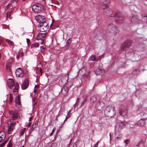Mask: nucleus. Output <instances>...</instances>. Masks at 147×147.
<instances>
[{"label":"nucleus","instance_id":"f257e3e1","mask_svg":"<svg viewBox=\"0 0 147 147\" xmlns=\"http://www.w3.org/2000/svg\"><path fill=\"white\" fill-rule=\"evenodd\" d=\"M49 26L45 21H43L38 25V30L40 32H44L47 31Z\"/></svg>","mask_w":147,"mask_h":147},{"label":"nucleus","instance_id":"f03ea898","mask_svg":"<svg viewBox=\"0 0 147 147\" xmlns=\"http://www.w3.org/2000/svg\"><path fill=\"white\" fill-rule=\"evenodd\" d=\"M32 8L33 11L35 13H38L44 9L43 6L39 4H34Z\"/></svg>","mask_w":147,"mask_h":147},{"label":"nucleus","instance_id":"7ed1b4c3","mask_svg":"<svg viewBox=\"0 0 147 147\" xmlns=\"http://www.w3.org/2000/svg\"><path fill=\"white\" fill-rule=\"evenodd\" d=\"M131 40H127L123 43L121 46V50L122 51H125L129 48V47L132 44Z\"/></svg>","mask_w":147,"mask_h":147},{"label":"nucleus","instance_id":"20e7f679","mask_svg":"<svg viewBox=\"0 0 147 147\" xmlns=\"http://www.w3.org/2000/svg\"><path fill=\"white\" fill-rule=\"evenodd\" d=\"M104 113L106 115L109 116L110 115H111V113L113 115H114L115 112L114 108L108 106L105 109Z\"/></svg>","mask_w":147,"mask_h":147},{"label":"nucleus","instance_id":"39448f33","mask_svg":"<svg viewBox=\"0 0 147 147\" xmlns=\"http://www.w3.org/2000/svg\"><path fill=\"white\" fill-rule=\"evenodd\" d=\"M9 113L10 117L13 120H14L17 119L18 117V114L17 112L13 110H9Z\"/></svg>","mask_w":147,"mask_h":147},{"label":"nucleus","instance_id":"423d86ee","mask_svg":"<svg viewBox=\"0 0 147 147\" xmlns=\"http://www.w3.org/2000/svg\"><path fill=\"white\" fill-rule=\"evenodd\" d=\"M124 125V124L122 122H119L117 123L115 127V132H118L120 131Z\"/></svg>","mask_w":147,"mask_h":147},{"label":"nucleus","instance_id":"0eeeda50","mask_svg":"<svg viewBox=\"0 0 147 147\" xmlns=\"http://www.w3.org/2000/svg\"><path fill=\"white\" fill-rule=\"evenodd\" d=\"M15 74L17 77L22 78L24 75L23 71L20 68H19L16 70Z\"/></svg>","mask_w":147,"mask_h":147},{"label":"nucleus","instance_id":"6e6552de","mask_svg":"<svg viewBox=\"0 0 147 147\" xmlns=\"http://www.w3.org/2000/svg\"><path fill=\"white\" fill-rule=\"evenodd\" d=\"M109 0H100L101 4L103 5L104 7H103L104 10L106 9L108 7Z\"/></svg>","mask_w":147,"mask_h":147},{"label":"nucleus","instance_id":"1a4fd4ad","mask_svg":"<svg viewBox=\"0 0 147 147\" xmlns=\"http://www.w3.org/2000/svg\"><path fill=\"white\" fill-rule=\"evenodd\" d=\"M7 84L9 88H12L15 85L14 80L12 79H9L7 81Z\"/></svg>","mask_w":147,"mask_h":147},{"label":"nucleus","instance_id":"9d476101","mask_svg":"<svg viewBox=\"0 0 147 147\" xmlns=\"http://www.w3.org/2000/svg\"><path fill=\"white\" fill-rule=\"evenodd\" d=\"M46 33H39L37 36V39L38 40H43L44 39L46 36Z\"/></svg>","mask_w":147,"mask_h":147},{"label":"nucleus","instance_id":"9b49d317","mask_svg":"<svg viewBox=\"0 0 147 147\" xmlns=\"http://www.w3.org/2000/svg\"><path fill=\"white\" fill-rule=\"evenodd\" d=\"M15 124V122H11L9 123V122H8L9 127L8 129V132L9 134H10L11 132L13 131V125H14Z\"/></svg>","mask_w":147,"mask_h":147},{"label":"nucleus","instance_id":"f8f14e48","mask_svg":"<svg viewBox=\"0 0 147 147\" xmlns=\"http://www.w3.org/2000/svg\"><path fill=\"white\" fill-rule=\"evenodd\" d=\"M15 102L16 106L17 108H19L21 107V104L20 102V98L19 96H17L16 97Z\"/></svg>","mask_w":147,"mask_h":147},{"label":"nucleus","instance_id":"ddd939ff","mask_svg":"<svg viewBox=\"0 0 147 147\" xmlns=\"http://www.w3.org/2000/svg\"><path fill=\"white\" fill-rule=\"evenodd\" d=\"M29 83L27 80H25L22 83L21 88L22 90H25L27 88L28 86Z\"/></svg>","mask_w":147,"mask_h":147},{"label":"nucleus","instance_id":"4468645a","mask_svg":"<svg viewBox=\"0 0 147 147\" xmlns=\"http://www.w3.org/2000/svg\"><path fill=\"white\" fill-rule=\"evenodd\" d=\"M45 18L44 16H42L40 15H38L35 17V19L37 21L39 24L43 21H44L43 19Z\"/></svg>","mask_w":147,"mask_h":147},{"label":"nucleus","instance_id":"2eb2a0df","mask_svg":"<svg viewBox=\"0 0 147 147\" xmlns=\"http://www.w3.org/2000/svg\"><path fill=\"white\" fill-rule=\"evenodd\" d=\"M68 92V88L67 86H64L61 90L62 94L64 96L66 95Z\"/></svg>","mask_w":147,"mask_h":147},{"label":"nucleus","instance_id":"dca6fc26","mask_svg":"<svg viewBox=\"0 0 147 147\" xmlns=\"http://www.w3.org/2000/svg\"><path fill=\"white\" fill-rule=\"evenodd\" d=\"M139 21V19L136 16H133L131 19V22L133 24L138 23Z\"/></svg>","mask_w":147,"mask_h":147},{"label":"nucleus","instance_id":"f3484780","mask_svg":"<svg viewBox=\"0 0 147 147\" xmlns=\"http://www.w3.org/2000/svg\"><path fill=\"white\" fill-rule=\"evenodd\" d=\"M5 137V135L4 132L1 131L0 132V142H2L4 140Z\"/></svg>","mask_w":147,"mask_h":147},{"label":"nucleus","instance_id":"a211bd4d","mask_svg":"<svg viewBox=\"0 0 147 147\" xmlns=\"http://www.w3.org/2000/svg\"><path fill=\"white\" fill-rule=\"evenodd\" d=\"M121 115L123 116L125 115L127 113V110L125 109H120L119 112Z\"/></svg>","mask_w":147,"mask_h":147},{"label":"nucleus","instance_id":"6ab92c4d","mask_svg":"<svg viewBox=\"0 0 147 147\" xmlns=\"http://www.w3.org/2000/svg\"><path fill=\"white\" fill-rule=\"evenodd\" d=\"M102 72V69L101 67L97 68L95 71V73L97 75H100Z\"/></svg>","mask_w":147,"mask_h":147},{"label":"nucleus","instance_id":"aec40b11","mask_svg":"<svg viewBox=\"0 0 147 147\" xmlns=\"http://www.w3.org/2000/svg\"><path fill=\"white\" fill-rule=\"evenodd\" d=\"M18 86L19 85L18 84V83H16L13 91V93L15 94H17L18 92Z\"/></svg>","mask_w":147,"mask_h":147},{"label":"nucleus","instance_id":"412c9836","mask_svg":"<svg viewBox=\"0 0 147 147\" xmlns=\"http://www.w3.org/2000/svg\"><path fill=\"white\" fill-rule=\"evenodd\" d=\"M140 59V56L137 54L134 55L133 57V60L134 61H137Z\"/></svg>","mask_w":147,"mask_h":147},{"label":"nucleus","instance_id":"4be33fe9","mask_svg":"<svg viewBox=\"0 0 147 147\" xmlns=\"http://www.w3.org/2000/svg\"><path fill=\"white\" fill-rule=\"evenodd\" d=\"M145 121L144 119H142L140 120L138 122V124L140 125H143L145 123Z\"/></svg>","mask_w":147,"mask_h":147},{"label":"nucleus","instance_id":"5701e85b","mask_svg":"<svg viewBox=\"0 0 147 147\" xmlns=\"http://www.w3.org/2000/svg\"><path fill=\"white\" fill-rule=\"evenodd\" d=\"M86 70L84 68H82L79 71L80 74H81L82 76L84 75L86 73Z\"/></svg>","mask_w":147,"mask_h":147},{"label":"nucleus","instance_id":"b1692460","mask_svg":"<svg viewBox=\"0 0 147 147\" xmlns=\"http://www.w3.org/2000/svg\"><path fill=\"white\" fill-rule=\"evenodd\" d=\"M95 56L94 55H92L90 56L88 59L89 61H94L95 60Z\"/></svg>","mask_w":147,"mask_h":147},{"label":"nucleus","instance_id":"393cba45","mask_svg":"<svg viewBox=\"0 0 147 147\" xmlns=\"http://www.w3.org/2000/svg\"><path fill=\"white\" fill-rule=\"evenodd\" d=\"M39 44L37 42H35L32 45L31 47L32 48L33 47H39Z\"/></svg>","mask_w":147,"mask_h":147},{"label":"nucleus","instance_id":"a878e982","mask_svg":"<svg viewBox=\"0 0 147 147\" xmlns=\"http://www.w3.org/2000/svg\"><path fill=\"white\" fill-rule=\"evenodd\" d=\"M6 41L9 44V45H10L12 46L13 45V42L7 39L6 40Z\"/></svg>","mask_w":147,"mask_h":147},{"label":"nucleus","instance_id":"bb28decb","mask_svg":"<svg viewBox=\"0 0 147 147\" xmlns=\"http://www.w3.org/2000/svg\"><path fill=\"white\" fill-rule=\"evenodd\" d=\"M97 105H100L101 107H103L104 105V103L102 102H101L100 101H99L97 103Z\"/></svg>","mask_w":147,"mask_h":147},{"label":"nucleus","instance_id":"cd10ccee","mask_svg":"<svg viewBox=\"0 0 147 147\" xmlns=\"http://www.w3.org/2000/svg\"><path fill=\"white\" fill-rule=\"evenodd\" d=\"M7 69V70L10 71L11 69V64L10 63H8L6 65Z\"/></svg>","mask_w":147,"mask_h":147},{"label":"nucleus","instance_id":"c85d7f7f","mask_svg":"<svg viewBox=\"0 0 147 147\" xmlns=\"http://www.w3.org/2000/svg\"><path fill=\"white\" fill-rule=\"evenodd\" d=\"M11 11H9L6 13V16L7 18H9V19H11Z\"/></svg>","mask_w":147,"mask_h":147},{"label":"nucleus","instance_id":"c756f323","mask_svg":"<svg viewBox=\"0 0 147 147\" xmlns=\"http://www.w3.org/2000/svg\"><path fill=\"white\" fill-rule=\"evenodd\" d=\"M70 113V110L67 113V116L66 117L65 119V120H64V121H63V123H64L65 122V121L66 119H68L70 117V116H69V113Z\"/></svg>","mask_w":147,"mask_h":147},{"label":"nucleus","instance_id":"7c9ffc66","mask_svg":"<svg viewBox=\"0 0 147 147\" xmlns=\"http://www.w3.org/2000/svg\"><path fill=\"white\" fill-rule=\"evenodd\" d=\"M13 96L11 93H10L9 95V101L10 102H11L12 101Z\"/></svg>","mask_w":147,"mask_h":147},{"label":"nucleus","instance_id":"2f4dec72","mask_svg":"<svg viewBox=\"0 0 147 147\" xmlns=\"http://www.w3.org/2000/svg\"><path fill=\"white\" fill-rule=\"evenodd\" d=\"M7 142V140L4 141L3 143L0 145V147H3Z\"/></svg>","mask_w":147,"mask_h":147},{"label":"nucleus","instance_id":"473e14b6","mask_svg":"<svg viewBox=\"0 0 147 147\" xmlns=\"http://www.w3.org/2000/svg\"><path fill=\"white\" fill-rule=\"evenodd\" d=\"M71 39H69L67 40V45H69L71 43Z\"/></svg>","mask_w":147,"mask_h":147},{"label":"nucleus","instance_id":"72a5a7b5","mask_svg":"<svg viewBox=\"0 0 147 147\" xmlns=\"http://www.w3.org/2000/svg\"><path fill=\"white\" fill-rule=\"evenodd\" d=\"M12 145V144L11 142V140H10L8 144H7V147H11Z\"/></svg>","mask_w":147,"mask_h":147},{"label":"nucleus","instance_id":"f704fd0d","mask_svg":"<svg viewBox=\"0 0 147 147\" xmlns=\"http://www.w3.org/2000/svg\"><path fill=\"white\" fill-rule=\"evenodd\" d=\"M109 28H114L115 27V26L114 24H111L109 25Z\"/></svg>","mask_w":147,"mask_h":147},{"label":"nucleus","instance_id":"c9c22d12","mask_svg":"<svg viewBox=\"0 0 147 147\" xmlns=\"http://www.w3.org/2000/svg\"><path fill=\"white\" fill-rule=\"evenodd\" d=\"M40 49L41 51L42 52H44V51L45 50V47L43 46H42L40 47Z\"/></svg>","mask_w":147,"mask_h":147},{"label":"nucleus","instance_id":"e433bc0d","mask_svg":"<svg viewBox=\"0 0 147 147\" xmlns=\"http://www.w3.org/2000/svg\"><path fill=\"white\" fill-rule=\"evenodd\" d=\"M37 122L36 121L34 124H33L32 125V128H35L36 127V123H37Z\"/></svg>","mask_w":147,"mask_h":147},{"label":"nucleus","instance_id":"4c0bfd02","mask_svg":"<svg viewBox=\"0 0 147 147\" xmlns=\"http://www.w3.org/2000/svg\"><path fill=\"white\" fill-rule=\"evenodd\" d=\"M129 142V140L127 139L125 141V142L126 145L128 144Z\"/></svg>","mask_w":147,"mask_h":147},{"label":"nucleus","instance_id":"58836bf2","mask_svg":"<svg viewBox=\"0 0 147 147\" xmlns=\"http://www.w3.org/2000/svg\"><path fill=\"white\" fill-rule=\"evenodd\" d=\"M24 131L22 130L20 133V136H22V135H23L24 134Z\"/></svg>","mask_w":147,"mask_h":147},{"label":"nucleus","instance_id":"ea45409f","mask_svg":"<svg viewBox=\"0 0 147 147\" xmlns=\"http://www.w3.org/2000/svg\"><path fill=\"white\" fill-rule=\"evenodd\" d=\"M26 41L28 45H29L30 42V40L28 38H26Z\"/></svg>","mask_w":147,"mask_h":147},{"label":"nucleus","instance_id":"a19ab883","mask_svg":"<svg viewBox=\"0 0 147 147\" xmlns=\"http://www.w3.org/2000/svg\"><path fill=\"white\" fill-rule=\"evenodd\" d=\"M56 145L55 144H52L49 147H56Z\"/></svg>","mask_w":147,"mask_h":147},{"label":"nucleus","instance_id":"79ce46f5","mask_svg":"<svg viewBox=\"0 0 147 147\" xmlns=\"http://www.w3.org/2000/svg\"><path fill=\"white\" fill-rule=\"evenodd\" d=\"M54 130H55V128H54L53 130H52V132L50 134V135L51 136H52L53 135V134L54 132Z\"/></svg>","mask_w":147,"mask_h":147},{"label":"nucleus","instance_id":"37998d69","mask_svg":"<svg viewBox=\"0 0 147 147\" xmlns=\"http://www.w3.org/2000/svg\"><path fill=\"white\" fill-rule=\"evenodd\" d=\"M3 42V39L1 38H0V44H1Z\"/></svg>","mask_w":147,"mask_h":147},{"label":"nucleus","instance_id":"c03bdc74","mask_svg":"<svg viewBox=\"0 0 147 147\" xmlns=\"http://www.w3.org/2000/svg\"><path fill=\"white\" fill-rule=\"evenodd\" d=\"M31 125V123L30 122V123H29V124H28V127H29Z\"/></svg>","mask_w":147,"mask_h":147},{"label":"nucleus","instance_id":"a18cd8bd","mask_svg":"<svg viewBox=\"0 0 147 147\" xmlns=\"http://www.w3.org/2000/svg\"><path fill=\"white\" fill-rule=\"evenodd\" d=\"M97 145L95 144H94L93 147H97Z\"/></svg>","mask_w":147,"mask_h":147},{"label":"nucleus","instance_id":"49530a36","mask_svg":"<svg viewBox=\"0 0 147 147\" xmlns=\"http://www.w3.org/2000/svg\"><path fill=\"white\" fill-rule=\"evenodd\" d=\"M102 55L98 57V59H101V57H102Z\"/></svg>","mask_w":147,"mask_h":147},{"label":"nucleus","instance_id":"de8ad7c7","mask_svg":"<svg viewBox=\"0 0 147 147\" xmlns=\"http://www.w3.org/2000/svg\"><path fill=\"white\" fill-rule=\"evenodd\" d=\"M32 120V117H30L29 119V121H30Z\"/></svg>","mask_w":147,"mask_h":147},{"label":"nucleus","instance_id":"09e8293b","mask_svg":"<svg viewBox=\"0 0 147 147\" xmlns=\"http://www.w3.org/2000/svg\"><path fill=\"white\" fill-rule=\"evenodd\" d=\"M26 128H24V129L22 130V131H24V132H25V130H26Z\"/></svg>","mask_w":147,"mask_h":147},{"label":"nucleus","instance_id":"8fccbe9b","mask_svg":"<svg viewBox=\"0 0 147 147\" xmlns=\"http://www.w3.org/2000/svg\"><path fill=\"white\" fill-rule=\"evenodd\" d=\"M141 142H142V143H144L145 142V140H142L141 141Z\"/></svg>","mask_w":147,"mask_h":147},{"label":"nucleus","instance_id":"3c124183","mask_svg":"<svg viewBox=\"0 0 147 147\" xmlns=\"http://www.w3.org/2000/svg\"><path fill=\"white\" fill-rule=\"evenodd\" d=\"M37 89H35L34 90V92L35 93L37 92Z\"/></svg>","mask_w":147,"mask_h":147},{"label":"nucleus","instance_id":"603ef678","mask_svg":"<svg viewBox=\"0 0 147 147\" xmlns=\"http://www.w3.org/2000/svg\"><path fill=\"white\" fill-rule=\"evenodd\" d=\"M7 8H8V6H6L5 7V9H7Z\"/></svg>","mask_w":147,"mask_h":147},{"label":"nucleus","instance_id":"864d4df0","mask_svg":"<svg viewBox=\"0 0 147 147\" xmlns=\"http://www.w3.org/2000/svg\"><path fill=\"white\" fill-rule=\"evenodd\" d=\"M99 141H98L95 144L97 145H98V144Z\"/></svg>","mask_w":147,"mask_h":147},{"label":"nucleus","instance_id":"5fc2aeb1","mask_svg":"<svg viewBox=\"0 0 147 147\" xmlns=\"http://www.w3.org/2000/svg\"><path fill=\"white\" fill-rule=\"evenodd\" d=\"M38 85H36L35 86V88H36V87H38Z\"/></svg>","mask_w":147,"mask_h":147},{"label":"nucleus","instance_id":"6e6d98bb","mask_svg":"<svg viewBox=\"0 0 147 147\" xmlns=\"http://www.w3.org/2000/svg\"><path fill=\"white\" fill-rule=\"evenodd\" d=\"M11 0V2H12L13 1H15V0Z\"/></svg>","mask_w":147,"mask_h":147},{"label":"nucleus","instance_id":"4d7b16f0","mask_svg":"<svg viewBox=\"0 0 147 147\" xmlns=\"http://www.w3.org/2000/svg\"><path fill=\"white\" fill-rule=\"evenodd\" d=\"M19 56H16V58H17V59H18V58H19Z\"/></svg>","mask_w":147,"mask_h":147},{"label":"nucleus","instance_id":"13d9d810","mask_svg":"<svg viewBox=\"0 0 147 147\" xmlns=\"http://www.w3.org/2000/svg\"><path fill=\"white\" fill-rule=\"evenodd\" d=\"M121 20V18H119V21L120 20Z\"/></svg>","mask_w":147,"mask_h":147},{"label":"nucleus","instance_id":"bf43d9fd","mask_svg":"<svg viewBox=\"0 0 147 147\" xmlns=\"http://www.w3.org/2000/svg\"><path fill=\"white\" fill-rule=\"evenodd\" d=\"M23 53H22L21 54V55H22V57L23 56Z\"/></svg>","mask_w":147,"mask_h":147},{"label":"nucleus","instance_id":"052dcab7","mask_svg":"<svg viewBox=\"0 0 147 147\" xmlns=\"http://www.w3.org/2000/svg\"><path fill=\"white\" fill-rule=\"evenodd\" d=\"M43 43V41H42V42L41 43V44H42Z\"/></svg>","mask_w":147,"mask_h":147},{"label":"nucleus","instance_id":"680f3d73","mask_svg":"<svg viewBox=\"0 0 147 147\" xmlns=\"http://www.w3.org/2000/svg\"><path fill=\"white\" fill-rule=\"evenodd\" d=\"M25 0H22L23 1H24Z\"/></svg>","mask_w":147,"mask_h":147},{"label":"nucleus","instance_id":"e2e57ef3","mask_svg":"<svg viewBox=\"0 0 147 147\" xmlns=\"http://www.w3.org/2000/svg\"><path fill=\"white\" fill-rule=\"evenodd\" d=\"M22 147H23V146H22Z\"/></svg>","mask_w":147,"mask_h":147}]
</instances>
